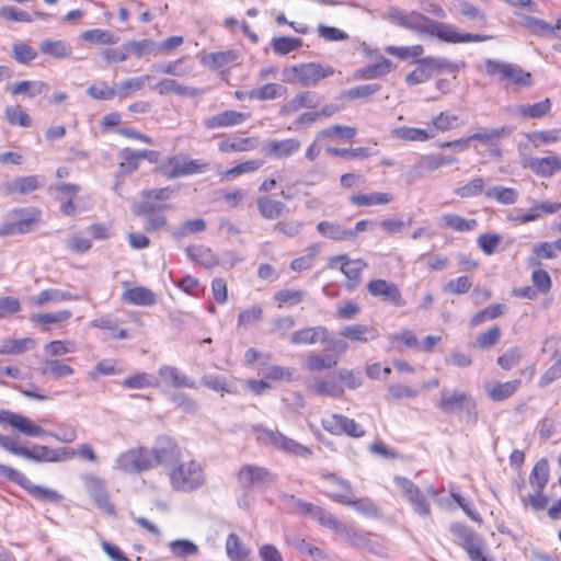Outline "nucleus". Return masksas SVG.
I'll return each instance as SVG.
<instances>
[{"label": "nucleus", "mask_w": 561, "mask_h": 561, "mask_svg": "<svg viewBox=\"0 0 561 561\" xmlns=\"http://www.w3.org/2000/svg\"><path fill=\"white\" fill-rule=\"evenodd\" d=\"M393 201L390 193L374 192L369 194H355L350 197V202L358 207H367L375 205H387Z\"/></svg>", "instance_id": "obj_35"}, {"label": "nucleus", "mask_w": 561, "mask_h": 561, "mask_svg": "<svg viewBox=\"0 0 561 561\" xmlns=\"http://www.w3.org/2000/svg\"><path fill=\"white\" fill-rule=\"evenodd\" d=\"M306 293L300 289H280L274 294L275 301L278 302L279 307L296 306L305 299Z\"/></svg>", "instance_id": "obj_62"}, {"label": "nucleus", "mask_w": 561, "mask_h": 561, "mask_svg": "<svg viewBox=\"0 0 561 561\" xmlns=\"http://www.w3.org/2000/svg\"><path fill=\"white\" fill-rule=\"evenodd\" d=\"M82 480L84 488L89 495L92 497L94 504L102 511L113 514L114 506L108 500V494L105 488L104 480L94 474H83Z\"/></svg>", "instance_id": "obj_16"}, {"label": "nucleus", "mask_w": 561, "mask_h": 561, "mask_svg": "<svg viewBox=\"0 0 561 561\" xmlns=\"http://www.w3.org/2000/svg\"><path fill=\"white\" fill-rule=\"evenodd\" d=\"M134 215L144 218V229L149 233L160 231L168 226V218L161 211Z\"/></svg>", "instance_id": "obj_54"}, {"label": "nucleus", "mask_w": 561, "mask_h": 561, "mask_svg": "<svg viewBox=\"0 0 561 561\" xmlns=\"http://www.w3.org/2000/svg\"><path fill=\"white\" fill-rule=\"evenodd\" d=\"M551 110L550 99H545L535 104H522L516 107V113L523 117L541 118Z\"/></svg>", "instance_id": "obj_47"}, {"label": "nucleus", "mask_w": 561, "mask_h": 561, "mask_svg": "<svg viewBox=\"0 0 561 561\" xmlns=\"http://www.w3.org/2000/svg\"><path fill=\"white\" fill-rule=\"evenodd\" d=\"M549 480V462L546 458L539 459L534 466L530 476L529 483L535 491H543Z\"/></svg>", "instance_id": "obj_42"}, {"label": "nucleus", "mask_w": 561, "mask_h": 561, "mask_svg": "<svg viewBox=\"0 0 561 561\" xmlns=\"http://www.w3.org/2000/svg\"><path fill=\"white\" fill-rule=\"evenodd\" d=\"M333 530L337 535H340L344 541H346L354 548L359 549L363 546V543H365V536L367 534L358 530L357 528L351 525L341 524L337 522Z\"/></svg>", "instance_id": "obj_43"}, {"label": "nucleus", "mask_w": 561, "mask_h": 561, "mask_svg": "<svg viewBox=\"0 0 561 561\" xmlns=\"http://www.w3.org/2000/svg\"><path fill=\"white\" fill-rule=\"evenodd\" d=\"M367 290L374 297L381 298L396 307H403L405 300L402 298L401 291L397 284L386 279H373L367 284Z\"/></svg>", "instance_id": "obj_17"}, {"label": "nucleus", "mask_w": 561, "mask_h": 561, "mask_svg": "<svg viewBox=\"0 0 561 561\" xmlns=\"http://www.w3.org/2000/svg\"><path fill=\"white\" fill-rule=\"evenodd\" d=\"M77 295L56 288L45 289L32 298L34 305L45 306L49 302H58L64 300H78Z\"/></svg>", "instance_id": "obj_41"}, {"label": "nucleus", "mask_w": 561, "mask_h": 561, "mask_svg": "<svg viewBox=\"0 0 561 561\" xmlns=\"http://www.w3.org/2000/svg\"><path fill=\"white\" fill-rule=\"evenodd\" d=\"M206 230V221L202 218L190 219L182 222L173 232L175 239H182L194 233H201Z\"/></svg>", "instance_id": "obj_53"}, {"label": "nucleus", "mask_w": 561, "mask_h": 561, "mask_svg": "<svg viewBox=\"0 0 561 561\" xmlns=\"http://www.w3.org/2000/svg\"><path fill=\"white\" fill-rule=\"evenodd\" d=\"M256 147V142L252 138H239L222 140L218 144L221 152L249 151Z\"/></svg>", "instance_id": "obj_51"}, {"label": "nucleus", "mask_w": 561, "mask_h": 561, "mask_svg": "<svg viewBox=\"0 0 561 561\" xmlns=\"http://www.w3.org/2000/svg\"><path fill=\"white\" fill-rule=\"evenodd\" d=\"M122 297L124 301L135 306H152L156 304L154 293L142 286L125 290Z\"/></svg>", "instance_id": "obj_31"}, {"label": "nucleus", "mask_w": 561, "mask_h": 561, "mask_svg": "<svg viewBox=\"0 0 561 561\" xmlns=\"http://www.w3.org/2000/svg\"><path fill=\"white\" fill-rule=\"evenodd\" d=\"M524 167L541 178H550L556 172L561 171V159L558 156L530 157L524 161Z\"/></svg>", "instance_id": "obj_23"}, {"label": "nucleus", "mask_w": 561, "mask_h": 561, "mask_svg": "<svg viewBox=\"0 0 561 561\" xmlns=\"http://www.w3.org/2000/svg\"><path fill=\"white\" fill-rule=\"evenodd\" d=\"M115 465L124 472L138 473L153 468V458L145 447L130 448L116 458Z\"/></svg>", "instance_id": "obj_8"}, {"label": "nucleus", "mask_w": 561, "mask_h": 561, "mask_svg": "<svg viewBox=\"0 0 561 561\" xmlns=\"http://www.w3.org/2000/svg\"><path fill=\"white\" fill-rule=\"evenodd\" d=\"M322 426L327 432L334 435L346 434L352 437L365 435L364 428L358 423L341 414H333L331 417L322 420Z\"/></svg>", "instance_id": "obj_18"}, {"label": "nucleus", "mask_w": 561, "mask_h": 561, "mask_svg": "<svg viewBox=\"0 0 561 561\" xmlns=\"http://www.w3.org/2000/svg\"><path fill=\"white\" fill-rule=\"evenodd\" d=\"M561 208V204L542 202L534 207L527 214L512 218V220L519 221L520 224H527L534 221L540 217V213L553 214Z\"/></svg>", "instance_id": "obj_46"}, {"label": "nucleus", "mask_w": 561, "mask_h": 561, "mask_svg": "<svg viewBox=\"0 0 561 561\" xmlns=\"http://www.w3.org/2000/svg\"><path fill=\"white\" fill-rule=\"evenodd\" d=\"M186 254L191 261H194L206 268H211L219 264L218 257L213 253L211 249L205 245L188 247Z\"/></svg>", "instance_id": "obj_34"}, {"label": "nucleus", "mask_w": 561, "mask_h": 561, "mask_svg": "<svg viewBox=\"0 0 561 561\" xmlns=\"http://www.w3.org/2000/svg\"><path fill=\"white\" fill-rule=\"evenodd\" d=\"M248 117L249 114L247 113L229 110L206 118L204 121V126L207 129L231 127L243 123Z\"/></svg>", "instance_id": "obj_24"}, {"label": "nucleus", "mask_w": 561, "mask_h": 561, "mask_svg": "<svg viewBox=\"0 0 561 561\" xmlns=\"http://www.w3.org/2000/svg\"><path fill=\"white\" fill-rule=\"evenodd\" d=\"M73 456L75 450L67 447L53 449L44 445H34L32 448L24 447L22 457L35 462H58Z\"/></svg>", "instance_id": "obj_14"}, {"label": "nucleus", "mask_w": 561, "mask_h": 561, "mask_svg": "<svg viewBox=\"0 0 561 561\" xmlns=\"http://www.w3.org/2000/svg\"><path fill=\"white\" fill-rule=\"evenodd\" d=\"M150 451L153 458V467L162 465L173 468L181 459L180 447L176 442L169 436H159Z\"/></svg>", "instance_id": "obj_12"}, {"label": "nucleus", "mask_w": 561, "mask_h": 561, "mask_svg": "<svg viewBox=\"0 0 561 561\" xmlns=\"http://www.w3.org/2000/svg\"><path fill=\"white\" fill-rule=\"evenodd\" d=\"M319 234L332 241H353V233L339 222L322 220L316 227Z\"/></svg>", "instance_id": "obj_29"}, {"label": "nucleus", "mask_w": 561, "mask_h": 561, "mask_svg": "<svg viewBox=\"0 0 561 561\" xmlns=\"http://www.w3.org/2000/svg\"><path fill=\"white\" fill-rule=\"evenodd\" d=\"M389 20L390 22L420 35L427 34L436 36L438 39L451 44L485 42L494 38L493 35L460 33L454 25L434 21L416 11L403 13L399 9H391L389 11Z\"/></svg>", "instance_id": "obj_1"}, {"label": "nucleus", "mask_w": 561, "mask_h": 561, "mask_svg": "<svg viewBox=\"0 0 561 561\" xmlns=\"http://www.w3.org/2000/svg\"><path fill=\"white\" fill-rule=\"evenodd\" d=\"M156 89L161 95L167 94L169 92H174L175 94L181 96L195 98L202 93L199 89L180 84L173 79H162L156 85Z\"/></svg>", "instance_id": "obj_37"}, {"label": "nucleus", "mask_w": 561, "mask_h": 561, "mask_svg": "<svg viewBox=\"0 0 561 561\" xmlns=\"http://www.w3.org/2000/svg\"><path fill=\"white\" fill-rule=\"evenodd\" d=\"M485 72L489 76H499L501 81L530 87L533 84L531 75L524 71L520 67L493 59L485 60Z\"/></svg>", "instance_id": "obj_7"}, {"label": "nucleus", "mask_w": 561, "mask_h": 561, "mask_svg": "<svg viewBox=\"0 0 561 561\" xmlns=\"http://www.w3.org/2000/svg\"><path fill=\"white\" fill-rule=\"evenodd\" d=\"M39 50L44 55L51 56L56 59L67 58L71 55V47L64 41L46 39L39 44Z\"/></svg>", "instance_id": "obj_45"}, {"label": "nucleus", "mask_w": 561, "mask_h": 561, "mask_svg": "<svg viewBox=\"0 0 561 561\" xmlns=\"http://www.w3.org/2000/svg\"><path fill=\"white\" fill-rule=\"evenodd\" d=\"M170 482L174 490L191 492L205 482L204 470L195 460L179 462L169 472Z\"/></svg>", "instance_id": "obj_3"}, {"label": "nucleus", "mask_w": 561, "mask_h": 561, "mask_svg": "<svg viewBox=\"0 0 561 561\" xmlns=\"http://www.w3.org/2000/svg\"><path fill=\"white\" fill-rule=\"evenodd\" d=\"M168 163L172 167L168 173L169 179H176L180 176L203 173L207 169V163L199 160H190L185 157H172L168 160Z\"/></svg>", "instance_id": "obj_21"}, {"label": "nucleus", "mask_w": 561, "mask_h": 561, "mask_svg": "<svg viewBox=\"0 0 561 561\" xmlns=\"http://www.w3.org/2000/svg\"><path fill=\"white\" fill-rule=\"evenodd\" d=\"M439 225L443 228L463 232L474 230L478 222L476 219H466L456 214H445L440 216Z\"/></svg>", "instance_id": "obj_38"}, {"label": "nucleus", "mask_w": 561, "mask_h": 561, "mask_svg": "<svg viewBox=\"0 0 561 561\" xmlns=\"http://www.w3.org/2000/svg\"><path fill=\"white\" fill-rule=\"evenodd\" d=\"M309 388L319 396L339 398L343 394V389L335 381L318 379Z\"/></svg>", "instance_id": "obj_60"}, {"label": "nucleus", "mask_w": 561, "mask_h": 561, "mask_svg": "<svg viewBox=\"0 0 561 561\" xmlns=\"http://www.w3.org/2000/svg\"><path fill=\"white\" fill-rule=\"evenodd\" d=\"M174 194V190L170 186L160 188L144 190L140 192V201L131 206L133 214H149L172 209L169 201Z\"/></svg>", "instance_id": "obj_5"}, {"label": "nucleus", "mask_w": 561, "mask_h": 561, "mask_svg": "<svg viewBox=\"0 0 561 561\" xmlns=\"http://www.w3.org/2000/svg\"><path fill=\"white\" fill-rule=\"evenodd\" d=\"M265 154L274 159H286L300 148V141L295 138L284 140H271L265 146Z\"/></svg>", "instance_id": "obj_26"}, {"label": "nucleus", "mask_w": 561, "mask_h": 561, "mask_svg": "<svg viewBox=\"0 0 561 561\" xmlns=\"http://www.w3.org/2000/svg\"><path fill=\"white\" fill-rule=\"evenodd\" d=\"M287 72L298 80L302 87H314L322 79L334 75L335 70L330 66L323 67L318 62H304L293 66Z\"/></svg>", "instance_id": "obj_10"}, {"label": "nucleus", "mask_w": 561, "mask_h": 561, "mask_svg": "<svg viewBox=\"0 0 561 561\" xmlns=\"http://www.w3.org/2000/svg\"><path fill=\"white\" fill-rule=\"evenodd\" d=\"M321 477L327 481H334L345 489V493H332L331 497L344 505L354 507L357 512L363 513L367 516H374L377 514V508L374 503L365 500H357L354 497L348 481L341 479L335 473L325 472L321 473Z\"/></svg>", "instance_id": "obj_9"}, {"label": "nucleus", "mask_w": 561, "mask_h": 561, "mask_svg": "<svg viewBox=\"0 0 561 561\" xmlns=\"http://www.w3.org/2000/svg\"><path fill=\"white\" fill-rule=\"evenodd\" d=\"M287 93V88L279 83H266L263 87L252 89L248 92L251 100L268 101L284 96Z\"/></svg>", "instance_id": "obj_32"}, {"label": "nucleus", "mask_w": 561, "mask_h": 561, "mask_svg": "<svg viewBox=\"0 0 561 561\" xmlns=\"http://www.w3.org/2000/svg\"><path fill=\"white\" fill-rule=\"evenodd\" d=\"M159 375L161 378L171 386L175 388H191L195 389L196 383L188 379L185 375L181 374L176 367L173 366H162L159 369Z\"/></svg>", "instance_id": "obj_36"}, {"label": "nucleus", "mask_w": 561, "mask_h": 561, "mask_svg": "<svg viewBox=\"0 0 561 561\" xmlns=\"http://www.w3.org/2000/svg\"><path fill=\"white\" fill-rule=\"evenodd\" d=\"M47 89V84L43 81H20L11 88L13 95L25 94L34 98L43 93Z\"/></svg>", "instance_id": "obj_56"}, {"label": "nucleus", "mask_w": 561, "mask_h": 561, "mask_svg": "<svg viewBox=\"0 0 561 561\" xmlns=\"http://www.w3.org/2000/svg\"><path fill=\"white\" fill-rule=\"evenodd\" d=\"M256 206L260 215L268 220L279 218L286 209V205L283 202L272 199L267 196L259 197L256 199Z\"/></svg>", "instance_id": "obj_33"}, {"label": "nucleus", "mask_w": 561, "mask_h": 561, "mask_svg": "<svg viewBox=\"0 0 561 561\" xmlns=\"http://www.w3.org/2000/svg\"><path fill=\"white\" fill-rule=\"evenodd\" d=\"M237 58L238 53L236 50L216 51L204 56L202 64L211 69L218 70L230 65L237 60Z\"/></svg>", "instance_id": "obj_44"}, {"label": "nucleus", "mask_w": 561, "mask_h": 561, "mask_svg": "<svg viewBox=\"0 0 561 561\" xmlns=\"http://www.w3.org/2000/svg\"><path fill=\"white\" fill-rule=\"evenodd\" d=\"M519 383V380H513L503 383L497 382L488 389V394L493 401L505 400L516 391Z\"/></svg>", "instance_id": "obj_57"}, {"label": "nucleus", "mask_w": 561, "mask_h": 561, "mask_svg": "<svg viewBox=\"0 0 561 561\" xmlns=\"http://www.w3.org/2000/svg\"><path fill=\"white\" fill-rule=\"evenodd\" d=\"M336 364L337 360L332 355H310L305 363V367L309 371H321L323 369H331Z\"/></svg>", "instance_id": "obj_63"}, {"label": "nucleus", "mask_w": 561, "mask_h": 561, "mask_svg": "<svg viewBox=\"0 0 561 561\" xmlns=\"http://www.w3.org/2000/svg\"><path fill=\"white\" fill-rule=\"evenodd\" d=\"M81 37L94 44L112 45L119 41V37L110 31L100 28L89 30L82 33Z\"/></svg>", "instance_id": "obj_58"}, {"label": "nucleus", "mask_w": 561, "mask_h": 561, "mask_svg": "<svg viewBox=\"0 0 561 561\" xmlns=\"http://www.w3.org/2000/svg\"><path fill=\"white\" fill-rule=\"evenodd\" d=\"M273 50L278 55H287L302 46V39L299 37H274L271 42Z\"/></svg>", "instance_id": "obj_55"}, {"label": "nucleus", "mask_w": 561, "mask_h": 561, "mask_svg": "<svg viewBox=\"0 0 561 561\" xmlns=\"http://www.w3.org/2000/svg\"><path fill=\"white\" fill-rule=\"evenodd\" d=\"M486 198H493L503 205H512L518 199V192L512 187L493 186L484 192Z\"/></svg>", "instance_id": "obj_50"}, {"label": "nucleus", "mask_w": 561, "mask_h": 561, "mask_svg": "<svg viewBox=\"0 0 561 561\" xmlns=\"http://www.w3.org/2000/svg\"><path fill=\"white\" fill-rule=\"evenodd\" d=\"M13 214L20 217L14 221L2 225L0 228V237L25 233L36 220V218L31 215L25 216L24 209H15Z\"/></svg>", "instance_id": "obj_28"}, {"label": "nucleus", "mask_w": 561, "mask_h": 561, "mask_svg": "<svg viewBox=\"0 0 561 561\" xmlns=\"http://www.w3.org/2000/svg\"><path fill=\"white\" fill-rule=\"evenodd\" d=\"M37 371L42 376L51 375L55 378H64L73 374V368L58 359H44L39 363Z\"/></svg>", "instance_id": "obj_39"}, {"label": "nucleus", "mask_w": 561, "mask_h": 561, "mask_svg": "<svg viewBox=\"0 0 561 561\" xmlns=\"http://www.w3.org/2000/svg\"><path fill=\"white\" fill-rule=\"evenodd\" d=\"M394 483L416 514L422 517L431 515L430 502L415 483L403 477H396Z\"/></svg>", "instance_id": "obj_11"}, {"label": "nucleus", "mask_w": 561, "mask_h": 561, "mask_svg": "<svg viewBox=\"0 0 561 561\" xmlns=\"http://www.w3.org/2000/svg\"><path fill=\"white\" fill-rule=\"evenodd\" d=\"M0 423H5L14 430L30 437H43L47 431L33 423L26 416L11 412L9 410H0Z\"/></svg>", "instance_id": "obj_15"}, {"label": "nucleus", "mask_w": 561, "mask_h": 561, "mask_svg": "<svg viewBox=\"0 0 561 561\" xmlns=\"http://www.w3.org/2000/svg\"><path fill=\"white\" fill-rule=\"evenodd\" d=\"M44 186V179L39 175H27L16 178L12 181H7L1 185L4 194L11 195L14 193L28 194Z\"/></svg>", "instance_id": "obj_22"}, {"label": "nucleus", "mask_w": 561, "mask_h": 561, "mask_svg": "<svg viewBox=\"0 0 561 561\" xmlns=\"http://www.w3.org/2000/svg\"><path fill=\"white\" fill-rule=\"evenodd\" d=\"M304 222L297 219L280 220L273 226L274 232L283 234L286 238H296L300 234Z\"/></svg>", "instance_id": "obj_64"}, {"label": "nucleus", "mask_w": 561, "mask_h": 561, "mask_svg": "<svg viewBox=\"0 0 561 561\" xmlns=\"http://www.w3.org/2000/svg\"><path fill=\"white\" fill-rule=\"evenodd\" d=\"M437 408L445 414H454L458 411H463L468 422L477 423L478 410L476 400L465 391H448L443 389L440 391Z\"/></svg>", "instance_id": "obj_4"}, {"label": "nucleus", "mask_w": 561, "mask_h": 561, "mask_svg": "<svg viewBox=\"0 0 561 561\" xmlns=\"http://www.w3.org/2000/svg\"><path fill=\"white\" fill-rule=\"evenodd\" d=\"M419 65H424L427 68V71L432 75V71L438 70V71H449V72H456L458 71V66L450 62L448 59L444 57H424L420 58L416 61Z\"/></svg>", "instance_id": "obj_59"}, {"label": "nucleus", "mask_w": 561, "mask_h": 561, "mask_svg": "<svg viewBox=\"0 0 561 561\" xmlns=\"http://www.w3.org/2000/svg\"><path fill=\"white\" fill-rule=\"evenodd\" d=\"M0 474L4 476L8 480L16 483L18 485L25 489L33 497L48 503H59L62 500V495L57 491L33 484L27 477L15 470L12 467L0 463Z\"/></svg>", "instance_id": "obj_6"}, {"label": "nucleus", "mask_w": 561, "mask_h": 561, "mask_svg": "<svg viewBox=\"0 0 561 561\" xmlns=\"http://www.w3.org/2000/svg\"><path fill=\"white\" fill-rule=\"evenodd\" d=\"M454 7L461 15L468 18L471 21L484 22L486 19V15L483 11L466 0H456L454 2Z\"/></svg>", "instance_id": "obj_61"}, {"label": "nucleus", "mask_w": 561, "mask_h": 561, "mask_svg": "<svg viewBox=\"0 0 561 561\" xmlns=\"http://www.w3.org/2000/svg\"><path fill=\"white\" fill-rule=\"evenodd\" d=\"M273 480L274 476L267 469L254 465H245L238 472V481L244 489L262 486Z\"/></svg>", "instance_id": "obj_19"}, {"label": "nucleus", "mask_w": 561, "mask_h": 561, "mask_svg": "<svg viewBox=\"0 0 561 561\" xmlns=\"http://www.w3.org/2000/svg\"><path fill=\"white\" fill-rule=\"evenodd\" d=\"M228 557L233 561H248L250 550L244 547L236 534H230L226 541Z\"/></svg>", "instance_id": "obj_48"}, {"label": "nucleus", "mask_w": 561, "mask_h": 561, "mask_svg": "<svg viewBox=\"0 0 561 561\" xmlns=\"http://www.w3.org/2000/svg\"><path fill=\"white\" fill-rule=\"evenodd\" d=\"M449 530L458 539V543L463 549L480 539V537L472 529L461 523H453L449 526Z\"/></svg>", "instance_id": "obj_52"}, {"label": "nucleus", "mask_w": 561, "mask_h": 561, "mask_svg": "<svg viewBox=\"0 0 561 561\" xmlns=\"http://www.w3.org/2000/svg\"><path fill=\"white\" fill-rule=\"evenodd\" d=\"M36 343L31 337L8 339L0 345V354L2 355H20L27 351L34 350Z\"/></svg>", "instance_id": "obj_40"}, {"label": "nucleus", "mask_w": 561, "mask_h": 561, "mask_svg": "<svg viewBox=\"0 0 561 561\" xmlns=\"http://www.w3.org/2000/svg\"><path fill=\"white\" fill-rule=\"evenodd\" d=\"M342 336L355 342H369L379 336L378 330L373 325L353 324L346 325L341 331Z\"/></svg>", "instance_id": "obj_30"}, {"label": "nucleus", "mask_w": 561, "mask_h": 561, "mask_svg": "<svg viewBox=\"0 0 561 561\" xmlns=\"http://www.w3.org/2000/svg\"><path fill=\"white\" fill-rule=\"evenodd\" d=\"M391 70V60L381 56L376 64L357 69L353 75V79L374 80L388 75Z\"/></svg>", "instance_id": "obj_27"}, {"label": "nucleus", "mask_w": 561, "mask_h": 561, "mask_svg": "<svg viewBox=\"0 0 561 561\" xmlns=\"http://www.w3.org/2000/svg\"><path fill=\"white\" fill-rule=\"evenodd\" d=\"M511 134V129L503 126L500 128H484L481 131L469 136V139L479 141L483 145H493L495 140L502 139Z\"/></svg>", "instance_id": "obj_49"}, {"label": "nucleus", "mask_w": 561, "mask_h": 561, "mask_svg": "<svg viewBox=\"0 0 561 561\" xmlns=\"http://www.w3.org/2000/svg\"><path fill=\"white\" fill-rule=\"evenodd\" d=\"M328 340V329L322 325L308 327L294 332L290 335V343L294 345L314 344L317 342H325Z\"/></svg>", "instance_id": "obj_25"}, {"label": "nucleus", "mask_w": 561, "mask_h": 561, "mask_svg": "<svg viewBox=\"0 0 561 561\" xmlns=\"http://www.w3.org/2000/svg\"><path fill=\"white\" fill-rule=\"evenodd\" d=\"M341 262V272L346 276L345 288L353 291L362 282V272L367 266L363 260H351L346 254L331 259L329 266L335 267Z\"/></svg>", "instance_id": "obj_13"}, {"label": "nucleus", "mask_w": 561, "mask_h": 561, "mask_svg": "<svg viewBox=\"0 0 561 561\" xmlns=\"http://www.w3.org/2000/svg\"><path fill=\"white\" fill-rule=\"evenodd\" d=\"M253 431L256 435L257 442L263 445L272 446L295 457L309 458L312 456V450L310 448L285 436L277 430H270L263 425H256Z\"/></svg>", "instance_id": "obj_2"}, {"label": "nucleus", "mask_w": 561, "mask_h": 561, "mask_svg": "<svg viewBox=\"0 0 561 561\" xmlns=\"http://www.w3.org/2000/svg\"><path fill=\"white\" fill-rule=\"evenodd\" d=\"M321 103V96L313 91H302L286 102L278 114L280 116L291 115L301 108H316Z\"/></svg>", "instance_id": "obj_20"}]
</instances>
